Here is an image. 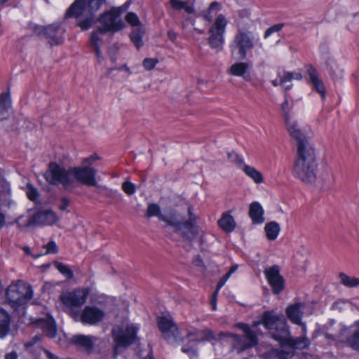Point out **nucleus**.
I'll return each mask as SVG.
<instances>
[{"mask_svg": "<svg viewBox=\"0 0 359 359\" xmlns=\"http://www.w3.org/2000/svg\"><path fill=\"white\" fill-rule=\"evenodd\" d=\"M318 163L314 148H308L296 153L292 168L294 177L306 184H311L316 179Z\"/></svg>", "mask_w": 359, "mask_h": 359, "instance_id": "f257e3e1", "label": "nucleus"}, {"mask_svg": "<svg viewBox=\"0 0 359 359\" xmlns=\"http://www.w3.org/2000/svg\"><path fill=\"white\" fill-rule=\"evenodd\" d=\"M280 339V348L267 347L268 351L262 352L259 348L260 356L265 359H290L297 350L307 348L310 341L308 338H274Z\"/></svg>", "mask_w": 359, "mask_h": 359, "instance_id": "f03ea898", "label": "nucleus"}, {"mask_svg": "<svg viewBox=\"0 0 359 359\" xmlns=\"http://www.w3.org/2000/svg\"><path fill=\"white\" fill-rule=\"evenodd\" d=\"M263 325L271 332L272 337H288L290 334L287 322L283 316H278L274 311H265L261 321L255 323V326Z\"/></svg>", "mask_w": 359, "mask_h": 359, "instance_id": "7ed1b4c3", "label": "nucleus"}, {"mask_svg": "<svg viewBox=\"0 0 359 359\" xmlns=\"http://www.w3.org/2000/svg\"><path fill=\"white\" fill-rule=\"evenodd\" d=\"M6 299L13 307H18L26 304L32 298L33 292L31 286L22 281L12 283L6 292Z\"/></svg>", "mask_w": 359, "mask_h": 359, "instance_id": "20e7f679", "label": "nucleus"}, {"mask_svg": "<svg viewBox=\"0 0 359 359\" xmlns=\"http://www.w3.org/2000/svg\"><path fill=\"white\" fill-rule=\"evenodd\" d=\"M126 9L127 7L113 8L110 11L103 13L98 19L100 23L98 32L101 34H104L107 32H116L122 29L125 24L119 16Z\"/></svg>", "mask_w": 359, "mask_h": 359, "instance_id": "39448f33", "label": "nucleus"}, {"mask_svg": "<svg viewBox=\"0 0 359 359\" xmlns=\"http://www.w3.org/2000/svg\"><path fill=\"white\" fill-rule=\"evenodd\" d=\"M43 176L46 182L51 185L62 184L65 189L72 187L70 168L65 169L55 162H50Z\"/></svg>", "mask_w": 359, "mask_h": 359, "instance_id": "423d86ee", "label": "nucleus"}, {"mask_svg": "<svg viewBox=\"0 0 359 359\" xmlns=\"http://www.w3.org/2000/svg\"><path fill=\"white\" fill-rule=\"evenodd\" d=\"M232 53H236L241 59H245L248 50L255 47V35L249 31L238 28L230 46Z\"/></svg>", "mask_w": 359, "mask_h": 359, "instance_id": "0eeeda50", "label": "nucleus"}, {"mask_svg": "<svg viewBox=\"0 0 359 359\" xmlns=\"http://www.w3.org/2000/svg\"><path fill=\"white\" fill-rule=\"evenodd\" d=\"M105 0H75L65 14L66 18H79L81 15H93Z\"/></svg>", "mask_w": 359, "mask_h": 359, "instance_id": "6e6552de", "label": "nucleus"}, {"mask_svg": "<svg viewBox=\"0 0 359 359\" xmlns=\"http://www.w3.org/2000/svg\"><path fill=\"white\" fill-rule=\"evenodd\" d=\"M88 296L87 289L78 288L62 293L60 298L65 307V311L71 316V311H79L78 308L86 303Z\"/></svg>", "mask_w": 359, "mask_h": 359, "instance_id": "1a4fd4ad", "label": "nucleus"}, {"mask_svg": "<svg viewBox=\"0 0 359 359\" xmlns=\"http://www.w3.org/2000/svg\"><path fill=\"white\" fill-rule=\"evenodd\" d=\"M71 317L76 322L95 325L102 322L105 317V312L95 306H86L80 311H71Z\"/></svg>", "mask_w": 359, "mask_h": 359, "instance_id": "9d476101", "label": "nucleus"}, {"mask_svg": "<svg viewBox=\"0 0 359 359\" xmlns=\"http://www.w3.org/2000/svg\"><path fill=\"white\" fill-rule=\"evenodd\" d=\"M97 170L89 165L70 167L72 184L74 182L86 186H97L96 180Z\"/></svg>", "mask_w": 359, "mask_h": 359, "instance_id": "9b49d317", "label": "nucleus"}, {"mask_svg": "<svg viewBox=\"0 0 359 359\" xmlns=\"http://www.w3.org/2000/svg\"><path fill=\"white\" fill-rule=\"evenodd\" d=\"M188 219L181 222L175 231L179 233L184 239L191 242L198 236L200 228L196 225L198 216L194 213L193 208L191 206L188 208Z\"/></svg>", "mask_w": 359, "mask_h": 359, "instance_id": "f8f14e48", "label": "nucleus"}, {"mask_svg": "<svg viewBox=\"0 0 359 359\" xmlns=\"http://www.w3.org/2000/svg\"><path fill=\"white\" fill-rule=\"evenodd\" d=\"M226 25L227 20L225 16L223 14H219L209 29V33L210 34L208 39L209 43L212 48H216L217 51L222 49L224 42L223 35Z\"/></svg>", "mask_w": 359, "mask_h": 359, "instance_id": "ddd939ff", "label": "nucleus"}, {"mask_svg": "<svg viewBox=\"0 0 359 359\" xmlns=\"http://www.w3.org/2000/svg\"><path fill=\"white\" fill-rule=\"evenodd\" d=\"M59 220L56 214L50 210H46L39 211L30 218L26 224L27 227H35L37 226H51Z\"/></svg>", "mask_w": 359, "mask_h": 359, "instance_id": "4468645a", "label": "nucleus"}, {"mask_svg": "<svg viewBox=\"0 0 359 359\" xmlns=\"http://www.w3.org/2000/svg\"><path fill=\"white\" fill-rule=\"evenodd\" d=\"M39 34H43L50 46L61 44L63 41L64 29L59 24L36 28Z\"/></svg>", "mask_w": 359, "mask_h": 359, "instance_id": "2eb2a0df", "label": "nucleus"}, {"mask_svg": "<svg viewBox=\"0 0 359 359\" xmlns=\"http://www.w3.org/2000/svg\"><path fill=\"white\" fill-rule=\"evenodd\" d=\"M285 124L291 137L296 141L297 152H299L301 149L304 151L309 147L313 148L309 139L302 132L295 121H289L285 122Z\"/></svg>", "mask_w": 359, "mask_h": 359, "instance_id": "dca6fc26", "label": "nucleus"}, {"mask_svg": "<svg viewBox=\"0 0 359 359\" xmlns=\"http://www.w3.org/2000/svg\"><path fill=\"white\" fill-rule=\"evenodd\" d=\"M264 274L274 294H278L283 290L285 280L283 277L280 274L278 266L274 265L265 269Z\"/></svg>", "mask_w": 359, "mask_h": 359, "instance_id": "f3484780", "label": "nucleus"}, {"mask_svg": "<svg viewBox=\"0 0 359 359\" xmlns=\"http://www.w3.org/2000/svg\"><path fill=\"white\" fill-rule=\"evenodd\" d=\"M157 323L159 330L163 334L172 337L180 334L177 324L170 315L158 316Z\"/></svg>", "mask_w": 359, "mask_h": 359, "instance_id": "a211bd4d", "label": "nucleus"}, {"mask_svg": "<svg viewBox=\"0 0 359 359\" xmlns=\"http://www.w3.org/2000/svg\"><path fill=\"white\" fill-rule=\"evenodd\" d=\"M304 309L305 304L304 303H296L288 306L286 309L288 318L294 324L301 325L303 332L305 330V325L302 322V316Z\"/></svg>", "mask_w": 359, "mask_h": 359, "instance_id": "6ab92c4d", "label": "nucleus"}, {"mask_svg": "<svg viewBox=\"0 0 359 359\" xmlns=\"http://www.w3.org/2000/svg\"><path fill=\"white\" fill-rule=\"evenodd\" d=\"M307 72L313 88L321 95L323 100L325 99V88L322 79L318 76L317 70L312 65H309L307 67Z\"/></svg>", "mask_w": 359, "mask_h": 359, "instance_id": "aec40b11", "label": "nucleus"}, {"mask_svg": "<svg viewBox=\"0 0 359 359\" xmlns=\"http://www.w3.org/2000/svg\"><path fill=\"white\" fill-rule=\"evenodd\" d=\"M139 327L133 323L116 325L112 330L113 337H136Z\"/></svg>", "mask_w": 359, "mask_h": 359, "instance_id": "412c9836", "label": "nucleus"}, {"mask_svg": "<svg viewBox=\"0 0 359 359\" xmlns=\"http://www.w3.org/2000/svg\"><path fill=\"white\" fill-rule=\"evenodd\" d=\"M264 209L259 202L255 201L250 203L248 215L253 224H260L264 222Z\"/></svg>", "mask_w": 359, "mask_h": 359, "instance_id": "4be33fe9", "label": "nucleus"}, {"mask_svg": "<svg viewBox=\"0 0 359 359\" xmlns=\"http://www.w3.org/2000/svg\"><path fill=\"white\" fill-rule=\"evenodd\" d=\"M278 75L280 79V85L282 86L285 95L292 87V84H287V83L291 82L293 79H302V75L299 72H283V73L279 72Z\"/></svg>", "mask_w": 359, "mask_h": 359, "instance_id": "5701e85b", "label": "nucleus"}, {"mask_svg": "<svg viewBox=\"0 0 359 359\" xmlns=\"http://www.w3.org/2000/svg\"><path fill=\"white\" fill-rule=\"evenodd\" d=\"M160 220L165 222L168 225L172 226L177 229L181 223L180 215L174 210H170L167 214H163L160 216Z\"/></svg>", "mask_w": 359, "mask_h": 359, "instance_id": "b1692460", "label": "nucleus"}, {"mask_svg": "<svg viewBox=\"0 0 359 359\" xmlns=\"http://www.w3.org/2000/svg\"><path fill=\"white\" fill-rule=\"evenodd\" d=\"M218 224L226 232H231L236 227L233 217L228 212L222 214V217L218 220Z\"/></svg>", "mask_w": 359, "mask_h": 359, "instance_id": "393cba45", "label": "nucleus"}, {"mask_svg": "<svg viewBox=\"0 0 359 359\" xmlns=\"http://www.w3.org/2000/svg\"><path fill=\"white\" fill-rule=\"evenodd\" d=\"M194 1L195 0H170V3L172 8L176 10H181L184 8L187 13H193L194 12L195 10L194 6L192 5H188L189 3L194 4Z\"/></svg>", "mask_w": 359, "mask_h": 359, "instance_id": "a878e982", "label": "nucleus"}, {"mask_svg": "<svg viewBox=\"0 0 359 359\" xmlns=\"http://www.w3.org/2000/svg\"><path fill=\"white\" fill-rule=\"evenodd\" d=\"M249 69V65L246 62H236L233 64L228 70V73L236 76L243 77Z\"/></svg>", "mask_w": 359, "mask_h": 359, "instance_id": "bb28decb", "label": "nucleus"}, {"mask_svg": "<svg viewBox=\"0 0 359 359\" xmlns=\"http://www.w3.org/2000/svg\"><path fill=\"white\" fill-rule=\"evenodd\" d=\"M236 339L237 340L235 344V348L238 353L255 346L257 344V338H243L245 339L243 341L241 340L242 338Z\"/></svg>", "mask_w": 359, "mask_h": 359, "instance_id": "cd10ccee", "label": "nucleus"}, {"mask_svg": "<svg viewBox=\"0 0 359 359\" xmlns=\"http://www.w3.org/2000/svg\"><path fill=\"white\" fill-rule=\"evenodd\" d=\"M264 230L266 238L270 241H274L279 234L280 227L277 222H271L265 225Z\"/></svg>", "mask_w": 359, "mask_h": 359, "instance_id": "c85d7f7f", "label": "nucleus"}, {"mask_svg": "<svg viewBox=\"0 0 359 359\" xmlns=\"http://www.w3.org/2000/svg\"><path fill=\"white\" fill-rule=\"evenodd\" d=\"M242 170L256 184H260L264 181L262 174L254 167L250 166L248 165H243Z\"/></svg>", "mask_w": 359, "mask_h": 359, "instance_id": "c756f323", "label": "nucleus"}, {"mask_svg": "<svg viewBox=\"0 0 359 359\" xmlns=\"http://www.w3.org/2000/svg\"><path fill=\"white\" fill-rule=\"evenodd\" d=\"M10 317L7 312L0 309V337H5L8 334Z\"/></svg>", "mask_w": 359, "mask_h": 359, "instance_id": "7c9ffc66", "label": "nucleus"}, {"mask_svg": "<svg viewBox=\"0 0 359 359\" xmlns=\"http://www.w3.org/2000/svg\"><path fill=\"white\" fill-rule=\"evenodd\" d=\"M137 338H115L114 353L118 354L134 343Z\"/></svg>", "mask_w": 359, "mask_h": 359, "instance_id": "2f4dec72", "label": "nucleus"}, {"mask_svg": "<svg viewBox=\"0 0 359 359\" xmlns=\"http://www.w3.org/2000/svg\"><path fill=\"white\" fill-rule=\"evenodd\" d=\"M144 34V29L143 27H137V30H134L130 34V39L133 43L139 49L143 45L142 36Z\"/></svg>", "mask_w": 359, "mask_h": 359, "instance_id": "473e14b6", "label": "nucleus"}, {"mask_svg": "<svg viewBox=\"0 0 359 359\" xmlns=\"http://www.w3.org/2000/svg\"><path fill=\"white\" fill-rule=\"evenodd\" d=\"M341 283L348 287H355L359 286V278L348 276L344 273L339 274Z\"/></svg>", "mask_w": 359, "mask_h": 359, "instance_id": "72a5a7b5", "label": "nucleus"}, {"mask_svg": "<svg viewBox=\"0 0 359 359\" xmlns=\"http://www.w3.org/2000/svg\"><path fill=\"white\" fill-rule=\"evenodd\" d=\"M69 343L83 347L86 350H90L93 348L91 338H72Z\"/></svg>", "mask_w": 359, "mask_h": 359, "instance_id": "f704fd0d", "label": "nucleus"}, {"mask_svg": "<svg viewBox=\"0 0 359 359\" xmlns=\"http://www.w3.org/2000/svg\"><path fill=\"white\" fill-rule=\"evenodd\" d=\"M235 327L243 330L246 334V337H257L258 334L257 332V327L255 326V323L252 327H250L245 323H239L235 325Z\"/></svg>", "mask_w": 359, "mask_h": 359, "instance_id": "c9c22d12", "label": "nucleus"}, {"mask_svg": "<svg viewBox=\"0 0 359 359\" xmlns=\"http://www.w3.org/2000/svg\"><path fill=\"white\" fill-rule=\"evenodd\" d=\"M53 264L55 266V268L60 271V273H61L67 278H73L74 273L67 265L59 262H55Z\"/></svg>", "mask_w": 359, "mask_h": 359, "instance_id": "e433bc0d", "label": "nucleus"}, {"mask_svg": "<svg viewBox=\"0 0 359 359\" xmlns=\"http://www.w3.org/2000/svg\"><path fill=\"white\" fill-rule=\"evenodd\" d=\"M11 106V100L8 94L0 95V115L4 114Z\"/></svg>", "mask_w": 359, "mask_h": 359, "instance_id": "4c0bfd02", "label": "nucleus"}, {"mask_svg": "<svg viewBox=\"0 0 359 359\" xmlns=\"http://www.w3.org/2000/svg\"><path fill=\"white\" fill-rule=\"evenodd\" d=\"M197 339L189 340L188 344L182 347V352L193 356L196 355V344L198 343Z\"/></svg>", "mask_w": 359, "mask_h": 359, "instance_id": "58836bf2", "label": "nucleus"}, {"mask_svg": "<svg viewBox=\"0 0 359 359\" xmlns=\"http://www.w3.org/2000/svg\"><path fill=\"white\" fill-rule=\"evenodd\" d=\"M163 215L161 213L160 206L156 203H151L148 205L146 216L148 217H158L160 219V216Z\"/></svg>", "mask_w": 359, "mask_h": 359, "instance_id": "ea45409f", "label": "nucleus"}, {"mask_svg": "<svg viewBox=\"0 0 359 359\" xmlns=\"http://www.w3.org/2000/svg\"><path fill=\"white\" fill-rule=\"evenodd\" d=\"M126 20L133 27H142L138 16L133 12H130L126 15Z\"/></svg>", "mask_w": 359, "mask_h": 359, "instance_id": "a19ab883", "label": "nucleus"}, {"mask_svg": "<svg viewBox=\"0 0 359 359\" xmlns=\"http://www.w3.org/2000/svg\"><path fill=\"white\" fill-rule=\"evenodd\" d=\"M81 16L85 17V19L78 23V25L82 30H86L90 27L93 22V15H81Z\"/></svg>", "mask_w": 359, "mask_h": 359, "instance_id": "79ce46f5", "label": "nucleus"}, {"mask_svg": "<svg viewBox=\"0 0 359 359\" xmlns=\"http://www.w3.org/2000/svg\"><path fill=\"white\" fill-rule=\"evenodd\" d=\"M228 158L235 164H236L238 166L241 167V168L243 167V165H245L244 163L243 159L238 155L235 152H230L227 154Z\"/></svg>", "mask_w": 359, "mask_h": 359, "instance_id": "37998d69", "label": "nucleus"}, {"mask_svg": "<svg viewBox=\"0 0 359 359\" xmlns=\"http://www.w3.org/2000/svg\"><path fill=\"white\" fill-rule=\"evenodd\" d=\"M220 6H221L219 3L217 1L212 2L209 6L208 13L203 15L204 20L208 22H210L212 20V15H210L211 11L215 10L219 11L220 9Z\"/></svg>", "mask_w": 359, "mask_h": 359, "instance_id": "c03bdc74", "label": "nucleus"}, {"mask_svg": "<svg viewBox=\"0 0 359 359\" xmlns=\"http://www.w3.org/2000/svg\"><path fill=\"white\" fill-rule=\"evenodd\" d=\"M98 29L91 34L90 39V44L91 47L100 46V43L102 41V39L99 36Z\"/></svg>", "mask_w": 359, "mask_h": 359, "instance_id": "a18cd8bd", "label": "nucleus"}, {"mask_svg": "<svg viewBox=\"0 0 359 359\" xmlns=\"http://www.w3.org/2000/svg\"><path fill=\"white\" fill-rule=\"evenodd\" d=\"M158 63V60L154 58H145L143 60L142 65L146 70L153 69L156 65Z\"/></svg>", "mask_w": 359, "mask_h": 359, "instance_id": "49530a36", "label": "nucleus"}, {"mask_svg": "<svg viewBox=\"0 0 359 359\" xmlns=\"http://www.w3.org/2000/svg\"><path fill=\"white\" fill-rule=\"evenodd\" d=\"M27 196L31 201H35L38 196L39 193L37 190L31 184L27 185Z\"/></svg>", "mask_w": 359, "mask_h": 359, "instance_id": "de8ad7c7", "label": "nucleus"}, {"mask_svg": "<svg viewBox=\"0 0 359 359\" xmlns=\"http://www.w3.org/2000/svg\"><path fill=\"white\" fill-rule=\"evenodd\" d=\"M122 189L128 195H132L135 191V186L130 182H124L122 184Z\"/></svg>", "mask_w": 359, "mask_h": 359, "instance_id": "09e8293b", "label": "nucleus"}, {"mask_svg": "<svg viewBox=\"0 0 359 359\" xmlns=\"http://www.w3.org/2000/svg\"><path fill=\"white\" fill-rule=\"evenodd\" d=\"M45 326L48 332L50 337H54L56 335L57 329L55 323L53 321L48 320L45 322Z\"/></svg>", "mask_w": 359, "mask_h": 359, "instance_id": "8fccbe9b", "label": "nucleus"}, {"mask_svg": "<svg viewBox=\"0 0 359 359\" xmlns=\"http://www.w3.org/2000/svg\"><path fill=\"white\" fill-rule=\"evenodd\" d=\"M46 254H55L58 252V248L54 241L48 242L45 246Z\"/></svg>", "mask_w": 359, "mask_h": 359, "instance_id": "3c124183", "label": "nucleus"}, {"mask_svg": "<svg viewBox=\"0 0 359 359\" xmlns=\"http://www.w3.org/2000/svg\"><path fill=\"white\" fill-rule=\"evenodd\" d=\"M0 187L1 188V191L6 194H10L11 189L9 183L1 176V173L0 172Z\"/></svg>", "mask_w": 359, "mask_h": 359, "instance_id": "603ef678", "label": "nucleus"}, {"mask_svg": "<svg viewBox=\"0 0 359 359\" xmlns=\"http://www.w3.org/2000/svg\"><path fill=\"white\" fill-rule=\"evenodd\" d=\"M283 27V24H276L266 29L265 32L264 37L267 38L272 33L279 32Z\"/></svg>", "mask_w": 359, "mask_h": 359, "instance_id": "864d4df0", "label": "nucleus"}, {"mask_svg": "<svg viewBox=\"0 0 359 359\" xmlns=\"http://www.w3.org/2000/svg\"><path fill=\"white\" fill-rule=\"evenodd\" d=\"M288 107H289V102H288L287 100H285L281 105L285 123L290 121V116H289Z\"/></svg>", "mask_w": 359, "mask_h": 359, "instance_id": "5fc2aeb1", "label": "nucleus"}, {"mask_svg": "<svg viewBox=\"0 0 359 359\" xmlns=\"http://www.w3.org/2000/svg\"><path fill=\"white\" fill-rule=\"evenodd\" d=\"M60 201L61 204L59 206V209L62 211H67L69 212V211L67 210V207L70 204V200L66 197H62Z\"/></svg>", "mask_w": 359, "mask_h": 359, "instance_id": "6e6d98bb", "label": "nucleus"}, {"mask_svg": "<svg viewBox=\"0 0 359 359\" xmlns=\"http://www.w3.org/2000/svg\"><path fill=\"white\" fill-rule=\"evenodd\" d=\"M100 158L97 154H93L88 158H86L83 160V163L86 165L91 166V165L96 161L98 160Z\"/></svg>", "mask_w": 359, "mask_h": 359, "instance_id": "4d7b16f0", "label": "nucleus"}, {"mask_svg": "<svg viewBox=\"0 0 359 359\" xmlns=\"http://www.w3.org/2000/svg\"><path fill=\"white\" fill-rule=\"evenodd\" d=\"M345 303L346 302L344 300H338L332 305L331 309L341 311L344 309V305Z\"/></svg>", "mask_w": 359, "mask_h": 359, "instance_id": "13d9d810", "label": "nucleus"}, {"mask_svg": "<svg viewBox=\"0 0 359 359\" xmlns=\"http://www.w3.org/2000/svg\"><path fill=\"white\" fill-rule=\"evenodd\" d=\"M348 344L353 349L359 351V338H348Z\"/></svg>", "mask_w": 359, "mask_h": 359, "instance_id": "bf43d9fd", "label": "nucleus"}, {"mask_svg": "<svg viewBox=\"0 0 359 359\" xmlns=\"http://www.w3.org/2000/svg\"><path fill=\"white\" fill-rule=\"evenodd\" d=\"M230 277L229 276H227L226 274H225L224 276H222L220 278V280H219L215 290L219 292V290L224 285L225 283L227 281V280Z\"/></svg>", "mask_w": 359, "mask_h": 359, "instance_id": "052dcab7", "label": "nucleus"}, {"mask_svg": "<svg viewBox=\"0 0 359 359\" xmlns=\"http://www.w3.org/2000/svg\"><path fill=\"white\" fill-rule=\"evenodd\" d=\"M218 291L215 290L213 294H212V299H211V301H210V303L212 304V308L213 310H216L217 309V294H218Z\"/></svg>", "mask_w": 359, "mask_h": 359, "instance_id": "680f3d73", "label": "nucleus"}, {"mask_svg": "<svg viewBox=\"0 0 359 359\" xmlns=\"http://www.w3.org/2000/svg\"><path fill=\"white\" fill-rule=\"evenodd\" d=\"M196 334H202L203 337H214V333L208 329H205L201 332H196Z\"/></svg>", "mask_w": 359, "mask_h": 359, "instance_id": "e2e57ef3", "label": "nucleus"}, {"mask_svg": "<svg viewBox=\"0 0 359 359\" xmlns=\"http://www.w3.org/2000/svg\"><path fill=\"white\" fill-rule=\"evenodd\" d=\"M168 38L172 41H174L176 39H177V34L176 32H175L174 31L172 30H170L168 32Z\"/></svg>", "mask_w": 359, "mask_h": 359, "instance_id": "0e129e2a", "label": "nucleus"}, {"mask_svg": "<svg viewBox=\"0 0 359 359\" xmlns=\"http://www.w3.org/2000/svg\"><path fill=\"white\" fill-rule=\"evenodd\" d=\"M92 48L94 49V50L95 52V55H96L98 60L100 61V59L102 58V52H101L100 46H95V47H92Z\"/></svg>", "mask_w": 359, "mask_h": 359, "instance_id": "69168bd1", "label": "nucleus"}, {"mask_svg": "<svg viewBox=\"0 0 359 359\" xmlns=\"http://www.w3.org/2000/svg\"><path fill=\"white\" fill-rule=\"evenodd\" d=\"M116 69L118 70V71H125L128 74H131V71H130V68L126 65L118 67L116 68Z\"/></svg>", "mask_w": 359, "mask_h": 359, "instance_id": "338daca9", "label": "nucleus"}, {"mask_svg": "<svg viewBox=\"0 0 359 359\" xmlns=\"http://www.w3.org/2000/svg\"><path fill=\"white\" fill-rule=\"evenodd\" d=\"M18 354L16 352L13 351L6 355V359H17Z\"/></svg>", "mask_w": 359, "mask_h": 359, "instance_id": "774afa93", "label": "nucleus"}]
</instances>
